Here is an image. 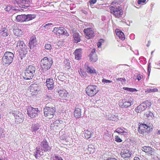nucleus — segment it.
I'll use <instances>...</instances> for the list:
<instances>
[{
  "label": "nucleus",
  "instance_id": "39448f33",
  "mask_svg": "<svg viewBox=\"0 0 160 160\" xmlns=\"http://www.w3.org/2000/svg\"><path fill=\"white\" fill-rule=\"evenodd\" d=\"M43 111L44 116L45 117L48 118H51L54 117L56 111V109L55 107H49L48 104H47L43 109Z\"/></svg>",
  "mask_w": 160,
  "mask_h": 160
},
{
  "label": "nucleus",
  "instance_id": "ddd939ff",
  "mask_svg": "<svg viewBox=\"0 0 160 160\" xmlns=\"http://www.w3.org/2000/svg\"><path fill=\"white\" fill-rule=\"evenodd\" d=\"M90 51L91 52L88 56L89 61L92 62H95L98 60V57L95 52V48H93L91 49Z\"/></svg>",
  "mask_w": 160,
  "mask_h": 160
},
{
  "label": "nucleus",
  "instance_id": "393cba45",
  "mask_svg": "<svg viewBox=\"0 0 160 160\" xmlns=\"http://www.w3.org/2000/svg\"><path fill=\"white\" fill-rule=\"evenodd\" d=\"M147 108L146 106L143 102L139 106H138L136 109L137 112L139 113L140 112L143 111Z\"/></svg>",
  "mask_w": 160,
  "mask_h": 160
},
{
  "label": "nucleus",
  "instance_id": "de8ad7c7",
  "mask_svg": "<svg viewBox=\"0 0 160 160\" xmlns=\"http://www.w3.org/2000/svg\"><path fill=\"white\" fill-rule=\"evenodd\" d=\"M145 104V106H146V107H150L151 105V103L148 100L145 101L144 102H143Z\"/></svg>",
  "mask_w": 160,
  "mask_h": 160
},
{
  "label": "nucleus",
  "instance_id": "4468645a",
  "mask_svg": "<svg viewBox=\"0 0 160 160\" xmlns=\"http://www.w3.org/2000/svg\"><path fill=\"white\" fill-rule=\"evenodd\" d=\"M84 32L85 37L88 39H89L95 36L94 31L91 28H88L84 29Z\"/></svg>",
  "mask_w": 160,
  "mask_h": 160
},
{
  "label": "nucleus",
  "instance_id": "e2e57ef3",
  "mask_svg": "<svg viewBox=\"0 0 160 160\" xmlns=\"http://www.w3.org/2000/svg\"><path fill=\"white\" fill-rule=\"evenodd\" d=\"M122 88L124 90L129 91L130 88L127 87H123Z\"/></svg>",
  "mask_w": 160,
  "mask_h": 160
},
{
  "label": "nucleus",
  "instance_id": "5701e85b",
  "mask_svg": "<svg viewBox=\"0 0 160 160\" xmlns=\"http://www.w3.org/2000/svg\"><path fill=\"white\" fill-rule=\"evenodd\" d=\"M81 109L79 108L76 107L74 112V117L76 118H79L82 117Z\"/></svg>",
  "mask_w": 160,
  "mask_h": 160
},
{
  "label": "nucleus",
  "instance_id": "c85d7f7f",
  "mask_svg": "<svg viewBox=\"0 0 160 160\" xmlns=\"http://www.w3.org/2000/svg\"><path fill=\"white\" fill-rule=\"evenodd\" d=\"M58 93L60 96L63 98H66L68 95V92L65 90H60L58 91Z\"/></svg>",
  "mask_w": 160,
  "mask_h": 160
},
{
  "label": "nucleus",
  "instance_id": "7ed1b4c3",
  "mask_svg": "<svg viewBox=\"0 0 160 160\" xmlns=\"http://www.w3.org/2000/svg\"><path fill=\"white\" fill-rule=\"evenodd\" d=\"M35 14H21L17 15L16 17V21L18 22H22L32 20L36 17Z\"/></svg>",
  "mask_w": 160,
  "mask_h": 160
},
{
  "label": "nucleus",
  "instance_id": "dca6fc26",
  "mask_svg": "<svg viewBox=\"0 0 160 160\" xmlns=\"http://www.w3.org/2000/svg\"><path fill=\"white\" fill-rule=\"evenodd\" d=\"M41 148L40 149L42 151H50L51 149V147L48 145V142L45 139H44L41 142Z\"/></svg>",
  "mask_w": 160,
  "mask_h": 160
},
{
  "label": "nucleus",
  "instance_id": "0eeeda50",
  "mask_svg": "<svg viewBox=\"0 0 160 160\" xmlns=\"http://www.w3.org/2000/svg\"><path fill=\"white\" fill-rule=\"evenodd\" d=\"M98 87L95 85H88L86 88V94L90 97H92L96 95L99 91Z\"/></svg>",
  "mask_w": 160,
  "mask_h": 160
},
{
  "label": "nucleus",
  "instance_id": "a18cd8bd",
  "mask_svg": "<svg viewBox=\"0 0 160 160\" xmlns=\"http://www.w3.org/2000/svg\"><path fill=\"white\" fill-rule=\"evenodd\" d=\"M69 61V60H66L64 61V64H65V65L66 66V67H67V69H69L70 67V64Z\"/></svg>",
  "mask_w": 160,
  "mask_h": 160
},
{
  "label": "nucleus",
  "instance_id": "bf43d9fd",
  "mask_svg": "<svg viewBox=\"0 0 160 160\" xmlns=\"http://www.w3.org/2000/svg\"><path fill=\"white\" fill-rule=\"evenodd\" d=\"M3 130L2 129H0V137H3Z\"/></svg>",
  "mask_w": 160,
  "mask_h": 160
},
{
  "label": "nucleus",
  "instance_id": "79ce46f5",
  "mask_svg": "<svg viewBox=\"0 0 160 160\" xmlns=\"http://www.w3.org/2000/svg\"><path fill=\"white\" fill-rule=\"evenodd\" d=\"M65 77L63 75H60L58 76V80L62 81H63L65 80Z\"/></svg>",
  "mask_w": 160,
  "mask_h": 160
},
{
  "label": "nucleus",
  "instance_id": "f257e3e1",
  "mask_svg": "<svg viewBox=\"0 0 160 160\" xmlns=\"http://www.w3.org/2000/svg\"><path fill=\"white\" fill-rule=\"evenodd\" d=\"M52 63V60L51 58H48L47 57H45L42 59L41 61V65L42 72H45L49 69Z\"/></svg>",
  "mask_w": 160,
  "mask_h": 160
},
{
  "label": "nucleus",
  "instance_id": "13d9d810",
  "mask_svg": "<svg viewBox=\"0 0 160 160\" xmlns=\"http://www.w3.org/2000/svg\"><path fill=\"white\" fill-rule=\"evenodd\" d=\"M142 77V76L140 75H138L137 76V79H138V81L140 80Z\"/></svg>",
  "mask_w": 160,
  "mask_h": 160
},
{
  "label": "nucleus",
  "instance_id": "338daca9",
  "mask_svg": "<svg viewBox=\"0 0 160 160\" xmlns=\"http://www.w3.org/2000/svg\"><path fill=\"white\" fill-rule=\"evenodd\" d=\"M115 132H117L119 134H120V135H123V132H115Z\"/></svg>",
  "mask_w": 160,
  "mask_h": 160
},
{
  "label": "nucleus",
  "instance_id": "72a5a7b5",
  "mask_svg": "<svg viewBox=\"0 0 160 160\" xmlns=\"http://www.w3.org/2000/svg\"><path fill=\"white\" fill-rule=\"evenodd\" d=\"M144 116L147 117L149 119H152L154 117L153 113L151 112H148L145 113Z\"/></svg>",
  "mask_w": 160,
  "mask_h": 160
},
{
  "label": "nucleus",
  "instance_id": "4c0bfd02",
  "mask_svg": "<svg viewBox=\"0 0 160 160\" xmlns=\"http://www.w3.org/2000/svg\"><path fill=\"white\" fill-rule=\"evenodd\" d=\"M158 90L156 88H154L151 89H147L146 90L145 92L149 93L151 92H158Z\"/></svg>",
  "mask_w": 160,
  "mask_h": 160
},
{
  "label": "nucleus",
  "instance_id": "7c9ffc66",
  "mask_svg": "<svg viewBox=\"0 0 160 160\" xmlns=\"http://www.w3.org/2000/svg\"><path fill=\"white\" fill-rule=\"evenodd\" d=\"M142 151L146 152H148L149 154L152 153V148L150 147L149 146H144L142 148Z\"/></svg>",
  "mask_w": 160,
  "mask_h": 160
},
{
  "label": "nucleus",
  "instance_id": "a211bd4d",
  "mask_svg": "<svg viewBox=\"0 0 160 160\" xmlns=\"http://www.w3.org/2000/svg\"><path fill=\"white\" fill-rule=\"evenodd\" d=\"M38 42L35 36L31 37L29 41L28 45L30 49H32L34 47H36Z\"/></svg>",
  "mask_w": 160,
  "mask_h": 160
},
{
  "label": "nucleus",
  "instance_id": "412c9836",
  "mask_svg": "<svg viewBox=\"0 0 160 160\" xmlns=\"http://www.w3.org/2000/svg\"><path fill=\"white\" fill-rule=\"evenodd\" d=\"M47 86L48 89L52 90L54 87V83L52 79L48 78L46 80Z\"/></svg>",
  "mask_w": 160,
  "mask_h": 160
},
{
  "label": "nucleus",
  "instance_id": "c756f323",
  "mask_svg": "<svg viewBox=\"0 0 160 160\" xmlns=\"http://www.w3.org/2000/svg\"><path fill=\"white\" fill-rule=\"evenodd\" d=\"M8 30L5 28H2L0 29V35H2L3 37H6L8 36Z\"/></svg>",
  "mask_w": 160,
  "mask_h": 160
},
{
  "label": "nucleus",
  "instance_id": "20e7f679",
  "mask_svg": "<svg viewBox=\"0 0 160 160\" xmlns=\"http://www.w3.org/2000/svg\"><path fill=\"white\" fill-rule=\"evenodd\" d=\"M152 125L150 123H142L139 125L138 128V131L139 133L146 135L150 132L151 129H152Z\"/></svg>",
  "mask_w": 160,
  "mask_h": 160
},
{
  "label": "nucleus",
  "instance_id": "2eb2a0df",
  "mask_svg": "<svg viewBox=\"0 0 160 160\" xmlns=\"http://www.w3.org/2000/svg\"><path fill=\"white\" fill-rule=\"evenodd\" d=\"M28 90L31 92V94L33 95L37 93L40 90V88L37 84H33L29 87Z\"/></svg>",
  "mask_w": 160,
  "mask_h": 160
},
{
  "label": "nucleus",
  "instance_id": "680f3d73",
  "mask_svg": "<svg viewBox=\"0 0 160 160\" xmlns=\"http://www.w3.org/2000/svg\"><path fill=\"white\" fill-rule=\"evenodd\" d=\"M116 2L118 3H122L124 0H116Z\"/></svg>",
  "mask_w": 160,
  "mask_h": 160
},
{
  "label": "nucleus",
  "instance_id": "f8f14e48",
  "mask_svg": "<svg viewBox=\"0 0 160 160\" xmlns=\"http://www.w3.org/2000/svg\"><path fill=\"white\" fill-rule=\"evenodd\" d=\"M39 112L38 108H34L31 106L28 107L27 114L31 118H34L38 116Z\"/></svg>",
  "mask_w": 160,
  "mask_h": 160
},
{
  "label": "nucleus",
  "instance_id": "bb28decb",
  "mask_svg": "<svg viewBox=\"0 0 160 160\" xmlns=\"http://www.w3.org/2000/svg\"><path fill=\"white\" fill-rule=\"evenodd\" d=\"M116 33L117 35L119 37V38L122 40H124L125 36L124 33L119 29L116 30Z\"/></svg>",
  "mask_w": 160,
  "mask_h": 160
},
{
  "label": "nucleus",
  "instance_id": "aec40b11",
  "mask_svg": "<svg viewBox=\"0 0 160 160\" xmlns=\"http://www.w3.org/2000/svg\"><path fill=\"white\" fill-rule=\"evenodd\" d=\"M40 148L37 147L34 150L33 155L37 159H39L41 156L43 155V152Z\"/></svg>",
  "mask_w": 160,
  "mask_h": 160
},
{
  "label": "nucleus",
  "instance_id": "c9c22d12",
  "mask_svg": "<svg viewBox=\"0 0 160 160\" xmlns=\"http://www.w3.org/2000/svg\"><path fill=\"white\" fill-rule=\"evenodd\" d=\"M87 72L90 73L94 74L96 73L95 70L94 69H92L89 66L87 67Z\"/></svg>",
  "mask_w": 160,
  "mask_h": 160
},
{
  "label": "nucleus",
  "instance_id": "f704fd0d",
  "mask_svg": "<svg viewBox=\"0 0 160 160\" xmlns=\"http://www.w3.org/2000/svg\"><path fill=\"white\" fill-rule=\"evenodd\" d=\"M108 118L109 120L113 121H117L118 118L117 116L114 115L110 114L108 116Z\"/></svg>",
  "mask_w": 160,
  "mask_h": 160
},
{
  "label": "nucleus",
  "instance_id": "09e8293b",
  "mask_svg": "<svg viewBox=\"0 0 160 160\" xmlns=\"http://www.w3.org/2000/svg\"><path fill=\"white\" fill-rule=\"evenodd\" d=\"M115 139L116 141L118 142H121L122 141L121 139L119 137L117 136H115Z\"/></svg>",
  "mask_w": 160,
  "mask_h": 160
},
{
  "label": "nucleus",
  "instance_id": "4d7b16f0",
  "mask_svg": "<svg viewBox=\"0 0 160 160\" xmlns=\"http://www.w3.org/2000/svg\"><path fill=\"white\" fill-rule=\"evenodd\" d=\"M138 90L137 89H136L135 88H130L129 90V91L130 92H136Z\"/></svg>",
  "mask_w": 160,
  "mask_h": 160
},
{
  "label": "nucleus",
  "instance_id": "3c124183",
  "mask_svg": "<svg viewBox=\"0 0 160 160\" xmlns=\"http://www.w3.org/2000/svg\"><path fill=\"white\" fill-rule=\"evenodd\" d=\"M97 2V0H89V2L90 4V5L91 6L92 5L95 3Z\"/></svg>",
  "mask_w": 160,
  "mask_h": 160
},
{
  "label": "nucleus",
  "instance_id": "0e129e2a",
  "mask_svg": "<svg viewBox=\"0 0 160 160\" xmlns=\"http://www.w3.org/2000/svg\"><path fill=\"white\" fill-rule=\"evenodd\" d=\"M106 160H117L116 159L113 158H108V159H107Z\"/></svg>",
  "mask_w": 160,
  "mask_h": 160
},
{
  "label": "nucleus",
  "instance_id": "b1692460",
  "mask_svg": "<svg viewBox=\"0 0 160 160\" xmlns=\"http://www.w3.org/2000/svg\"><path fill=\"white\" fill-rule=\"evenodd\" d=\"M73 38L74 43H78L81 41V36L78 32H75L73 33Z\"/></svg>",
  "mask_w": 160,
  "mask_h": 160
},
{
  "label": "nucleus",
  "instance_id": "4be33fe9",
  "mask_svg": "<svg viewBox=\"0 0 160 160\" xmlns=\"http://www.w3.org/2000/svg\"><path fill=\"white\" fill-rule=\"evenodd\" d=\"M40 126L41 125L39 123H34L32 124L30 130L32 132L36 133Z\"/></svg>",
  "mask_w": 160,
  "mask_h": 160
},
{
  "label": "nucleus",
  "instance_id": "f03ea898",
  "mask_svg": "<svg viewBox=\"0 0 160 160\" xmlns=\"http://www.w3.org/2000/svg\"><path fill=\"white\" fill-rule=\"evenodd\" d=\"M36 70V68L32 65H29L26 67L23 78L25 80H30L33 77Z\"/></svg>",
  "mask_w": 160,
  "mask_h": 160
},
{
  "label": "nucleus",
  "instance_id": "49530a36",
  "mask_svg": "<svg viewBox=\"0 0 160 160\" xmlns=\"http://www.w3.org/2000/svg\"><path fill=\"white\" fill-rule=\"evenodd\" d=\"M53 97L52 94L49 93L47 94L45 98L47 99H52Z\"/></svg>",
  "mask_w": 160,
  "mask_h": 160
},
{
  "label": "nucleus",
  "instance_id": "8fccbe9b",
  "mask_svg": "<svg viewBox=\"0 0 160 160\" xmlns=\"http://www.w3.org/2000/svg\"><path fill=\"white\" fill-rule=\"evenodd\" d=\"M124 129H126L123 127L122 128H118L115 130V132H123L125 130Z\"/></svg>",
  "mask_w": 160,
  "mask_h": 160
},
{
  "label": "nucleus",
  "instance_id": "f3484780",
  "mask_svg": "<svg viewBox=\"0 0 160 160\" xmlns=\"http://www.w3.org/2000/svg\"><path fill=\"white\" fill-rule=\"evenodd\" d=\"M121 155L122 158L125 160H128L131 155V153L128 150L122 149L121 152Z\"/></svg>",
  "mask_w": 160,
  "mask_h": 160
},
{
  "label": "nucleus",
  "instance_id": "2f4dec72",
  "mask_svg": "<svg viewBox=\"0 0 160 160\" xmlns=\"http://www.w3.org/2000/svg\"><path fill=\"white\" fill-rule=\"evenodd\" d=\"M102 83L105 84L106 87H108V85L111 86H112L111 84L112 82V81L111 80H107L104 78L102 80Z\"/></svg>",
  "mask_w": 160,
  "mask_h": 160
},
{
  "label": "nucleus",
  "instance_id": "473e14b6",
  "mask_svg": "<svg viewBox=\"0 0 160 160\" xmlns=\"http://www.w3.org/2000/svg\"><path fill=\"white\" fill-rule=\"evenodd\" d=\"M13 32L14 34L16 36L19 35L22 33V31L17 28H13Z\"/></svg>",
  "mask_w": 160,
  "mask_h": 160
},
{
  "label": "nucleus",
  "instance_id": "9d476101",
  "mask_svg": "<svg viewBox=\"0 0 160 160\" xmlns=\"http://www.w3.org/2000/svg\"><path fill=\"white\" fill-rule=\"evenodd\" d=\"M31 0H13L14 3H16L22 8H27L30 6Z\"/></svg>",
  "mask_w": 160,
  "mask_h": 160
},
{
  "label": "nucleus",
  "instance_id": "6e6d98bb",
  "mask_svg": "<svg viewBox=\"0 0 160 160\" xmlns=\"http://www.w3.org/2000/svg\"><path fill=\"white\" fill-rule=\"evenodd\" d=\"M16 111L14 110V111H12L10 112V113L11 114L13 115L14 116V117L15 118L16 113Z\"/></svg>",
  "mask_w": 160,
  "mask_h": 160
},
{
  "label": "nucleus",
  "instance_id": "69168bd1",
  "mask_svg": "<svg viewBox=\"0 0 160 160\" xmlns=\"http://www.w3.org/2000/svg\"><path fill=\"white\" fill-rule=\"evenodd\" d=\"M133 160H141V159L138 157H134Z\"/></svg>",
  "mask_w": 160,
  "mask_h": 160
},
{
  "label": "nucleus",
  "instance_id": "864d4df0",
  "mask_svg": "<svg viewBox=\"0 0 160 160\" xmlns=\"http://www.w3.org/2000/svg\"><path fill=\"white\" fill-rule=\"evenodd\" d=\"M124 130H124V131L123 132V135L125 136H127L128 135V130L127 129H124Z\"/></svg>",
  "mask_w": 160,
  "mask_h": 160
},
{
  "label": "nucleus",
  "instance_id": "603ef678",
  "mask_svg": "<svg viewBox=\"0 0 160 160\" xmlns=\"http://www.w3.org/2000/svg\"><path fill=\"white\" fill-rule=\"evenodd\" d=\"M52 23H48L46 24L45 25H44L43 27L45 29H47L50 26L52 25Z\"/></svg>",
  "mask_w": 160,
  "mask_h": 160
},
{
  "label": "nucleus",
  "instance_id": "052dcab7",
  "mask_svg": "<svg viewBox=\"0 0 160 160\" xmlns=\"http://www.w3.org/2000/svg\"><path fill=\"white\" fill-rule=\"evenodd\" d=\"M80 72H79V74L81 76H83L84 77H85V73L84 72H82V71L81 69L80 70Z\"/></svg>",
  "mask_w": 160,
  "mask_h": 160
},
{
  "label": "nucleus",
  "instance_id": "ea45409f",
  "mask_svg": "<svg viewBox=\"0 0 160 160\" xmlns=\"http://www.w3.org/2000/svg\"><path fill=\"white\" fill-rule=\"evenodd\" d=\"M91 136V133L89 131H87L85 133V137L87 138H90Z\"/></svg>",
  "mask_w": 160,
  "mask_h": 160
},
{
  "label": "nucleus",
  "instance_id": "6ab92c4d",
  "mask_svg": "<svg viewBox=\"0 0 160 160\" xmlns=\"http://www.w3.org/2000/svg\"><path fill=\"white\" fill-rule=\"evenodd\" d=\"M73 53L75 55V59L77 60H81L82 57V49L81 48L77 49L75 50Z\"/></svg>",
  "mask_w": 160,
  "mask_h": 160
},
{
  "label": "nucleus",
  "instance_id": "c03bdc74",
  "mask_svg": "<svg viewBox=\"0 0 160 160\" xmlns=\"http://www.w3.org/2000/svg\"><path fill=\"white\" fill-rule=\"evenodd\" d=\"M116 79L117 81H118L121 82L122 84H124L126 82V79H125V78H116Z\"/></svg>",
  "mask_w": 160,
  "mask_h": 160
},
{
  "label": "nucleus",
  "instance_id": "e433bc0d",
  "mask_svg": "<svg viewBox=\"0 0 160 160\" xmlns=\"http://www.w3.org/2000/svg\"><path fill=\"white\" fill-rule=\"evenodd\" d=\"M51 160H63L62 157L59 155H54L51 158Z\"/></svg>",
  "mask_w": 160,
  "mask_h": 160
},
{
  "label": "nucleus",
  "instance_id": "a878e982",
  "mask_svg": "<svg viewBox=\"0 0 160 160\" xmlns=\"http://www.w3.org/2000/svg\"><path fill=\"white\" fill-rule=\"evenodd\" d=\"M16 113L15 118L16 119H18L19 121H18V122H22L23 121V117L21 112L16 110Z\"/></svg>",
  "mask_w": 160,
  "mask_h": 160
},
{
  "label": "nucleus",
  "instance_id": "a19ab883",
  "mask_svg": "<svg viewBox=\"0 0 160 160\" xmlns=\"http://www.w3.org/2000/svg\"><path fill=\"white\" fill-rule=\"evenodd\" d=\"M4 9L5 11L9 12L11 10H14V7H11L10 6H8L6 8H4Z\"/></svg>",
  "mask_w": 160,
  "mask_h": 160
},
{
  "label": "nucleus",
  "instance_id": "58836bf2",
  "mask_svg": "<svg viewBox=\"0 0 160 160\" xmlns=\"http://www.w3.org/2000/svg\"><path fill=\"white\" fill-rule=\"evenodd\" d=\"M58 122H59V121L57 120L56 121H55L54 122H53L51 124V125L50 127H51V128H52V129H53L54 130V128L55 127H58V125L57 124H58Z\"/></svg>",
  "mask_w": 160,
  "mask_h": 160
},
{
  "label": "nucleus",
  "instance_id": "37998d69",
  "mask_svg": "<svg viewBox=\"0 0 160 160\" xmlns=\"http://www.w3.org/2000/svg\"><path fill=\"white\" fill-rule=\"evenodd\" d=\"M45 48L46 49L51 50L52 49V47L51 44L47 43L45 45Z\"/></svg>",
  "mask_w": 160,
  "mask_h": 160
},
{
  "label": "nucleus",
  "instance_id": "6e6552de",
  "mask_svg": "<svg viewBox=\"0 0 160 160\" xmlns=\"http://www.w3.org/2000/svg\"><path fill=\"white\" fill-rule=\"evenodd\" d=\"M111 12L117 18L122 17L123 14V11L122 9V7L121 6L118 7L115 6H112L110 7Z\"/></svg>",
  "mask_w": 160,
  "mask_h": 160
},
{
  "label": "nucleus",
  "instance_id": "5fc2aeb1",
  "mask_svg": "<svg viewBox=\"0 0 160 160\" xmlns=\"http://www.w3.org/2000/svg\"><path fill=\"white\" fill-rule=\"evenodd\" d=\"M146 1V0H138V3L139 4H141L142 3H144Z\"/></svg>",
  "mask_w": 160,
  "mask_h": 160
},
{
  "label": "nucleus",
  "instance_id": "774afa93",
  "mask_svg": "<svg viewBox=\"0 0 160 160\" xmlns=\"http://www.w3.org/2000/svg\"><path fill=\"white\" fill-rule=\"evenodd\" d=\"M148 71L149 72V74L150 73V70H151V68H150L149 65H148Z\"/></svg>",
  "mask_w": 160,
  "mask_h": 160
},
{
  "label": "nucleus",
  "instance_id": "cd10ccee",
  "mask_svg": "<svg viewBox=\"0 0 160 160\" xmlns=\"http://www.w3.org/2000/svg\"><path fill=\"white\" fill-rule=\"evenodd\" d=\"M17 47L21 49H25L26 45L23 41L19 40L17 42Z\"/></svg>",
  "mask_w": 160,
  "mask_h": 160
},
{
  "label": "nucleus",
  "instance_id": "1a4fd4ad",
  "mask_svg": "<svg viewBox=\"0 0 160 160\" xmlns=\"http://www.w3.org/2000/svg\"><path fill=\"white\" fill-rule=\"evenodd\" d=\"M14 54L11 52H7L4 53L2 58L3 63L9 65L12 62Z\"/></svg>",
  "mask_w": 160,
  "mask_h": 160
},
{
  "label": "nucleus",
  "instance_id": "9b49d317",
  "mask_svg": "<svg viewBox=\"0 0 160 160\" xmlns=\"http://www.w3.org/2000/svg\"><path fill=\"white\" fill-rule=\"evenodd\" d=\"M52 32L57 36H59L60 37L62 36H69V34L67 30L62 27H55L54 28Z\"/></svg>",
  "mask_w": 160,
  "mask_h": 160
},
{
  "label": "nucleus",
  "instance_id": "423d86ee",
  "mask_svg": "<svg viewBox=\"0 0 160 160\" xmlns=\"http://www.w3.org/2000/svg\"><path fill=\"white\" fill-rule=\"evenodd\" d=\"M134 103V99L132 98L128 97L127 99H123L120 100L119 105L122 108H127Z\"/></svg>",
  "mask_w": 160,
  "mask_h": 160
}]
</instances>
